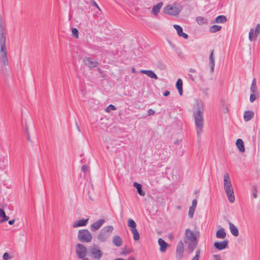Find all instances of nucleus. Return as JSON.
Returning <instances> with one entry per match:
<instances>
[{
    "label": "nucleus",
    "mask_w": 260,
    "mask_h": 260,
    "mask_svg": "<svg viewBox=\"0 0 260 260\" xmlns=\"http://www.w3.org/2000/svg\"><path fill=\"white\" fill-rule=\"evenodd\" d=\"M183 243L181 241L178 243L176 248V257L177 259H180L182 258V257H183Z\"/></svg>",
    "instance_id": "f8f14e48"
},
{
    "label": "nucleus",
    "mask_w": 260,
    "mask_h": 260,
    "mask_svg": "<svg viewBox=\"0 0 260 260\" xmlns=\"http://www.w3.org/2000/svg\"><path fill=\"white\" fill-rule=\"evenodd\" d=\"M127 224H128V227L130 229V230H133V229H135L136 228L137 225H136L135 221L131 218H129L128 219Z\"/></svg>",
    "instance_id": "473e14b6"
},
{
    "label": "nucleus",
    "mask_w": 260,
    "mask_h": 260,
    "mask_svg": "<svg viewBox=\"0 0 260 260\" xmlns=\"http://www.w3.org/2000/svg\"><path fill=\"white\" fill-rule=\"evenodd\" d=\"M208 90H209L208 88H206L205 89H204V91H203V92L206 97L208 96Z\"/></svg>",
    "instance_id": "3c124183"
},
{
    "label": "nucleus",
    "mask_w": 260,
    "mask_h": 260,
    "mask_svg": "<svg viewBox=\"0 0 260 260\" xmlns=\"http://www.w3.org/2000/svg\"><path fill=\"white\" fill-rule=\"evenodd\" d=\"M196 21L199 25L207 24L208 22V20L202 16H198L196 18Z\"/></svg>",
    "instance_id": "c756f323"
},
{
    "label": "nucleus",
    "mask_w": 260,
    "mask_h": 260,
    "mask_svg": "<svg viewBox=\"0 0 260 260\" xmlns=\"http://www.w3.org/2000/svg\"><path fill=\"white\" fill-rule=\"evenodd\" d=\"M141 72L149 77L151 78L158 79L157 76L151 70H142Z\"/></svg>",
    "instance_id": "b1692460"
},
{
    "label": "nucleus",
    "mask_w": 260,
    "mask_h": 260,
    "mask_svg": "<svg viewBox=\"0 0 260 260\" xmlns=\"http://www.w3.org/2000/svg\"><path fill=\"white\" fill-rule=\"evenodd\" d=\"M254 115L253 111L251 110L246 111L244 112L243 118L245 121H248L252 119Z\"/></svg>",
    "instance_id": "412c9836"
},
{
    "label": "nucleus",
    "mask_w": 260,
    "mask_h": 260,
    "mask_svg": "<svg viewBox=\"0 0 260 260\" xmlns=\"http://www.w3.org/2000/svg\"><path fill=\"white\" fill-rule=\"evenodd\" d=\"M189 71L190 73H196V70L195 69H191V68L189 69Z\"/></svg>",
    "instance_id": "13d9d810"
},
{
    "label": "nucleus",
    "mask_w": 260,
    "mask_h": 260,
    "mask_svg": "<svg viewBox=\"0 0 260 260\" xmlns=\"http://www.w3.org/2000/svg\"><path fill=\"white\" fill-rule=\"evenodd\" d=\"M158 243L160 246V251L161 252H165L166 251L167 248L169 247V244L165 242L162 238H159L158 240Z\"/></svg>",
    "instance_id": "2eb2a0df"
},
{
    "label": "nucleus",
    "mask_w": 260,
    "mask_h": 260,
    "mask_svg": "<svg viewBox=\"0 0 260 260\" xmlns=\"http://www.w3.org/2000/svg\"><path fill=\"white\" fill-rule=\"evenodd\" d=\"M134 186L136 188L137 192L141 196H144L145 194V192L142 189V186L141 184L135 182L133 184Z\"/></svg>",
    "instance_id": "393cba45"
},
{
    "label": "nucleus",
    "mask_w": 260,
    "mask_h": 260,
    "mask_svg": "<svg viewBox=\"0 0 260 260\" xmlns=\"http://www.w3.org/2000/svg\"><path fill=\"white\" fill-rule=\"evenodd\" d=\"M177 208H179V209H180V206H179Z\"/></svg>",
    "instance_id": "774afa93"
},
{
    "label": "nucleus",
    "mask_w": 260,
    "mask_h": 260,
    "mask_svg": "<svg viewBox=\"0 0 260 260\" xmlns=\"http://www.w3.org/2000/svg\"><path fill=\"white\" fill-rule=\"evenodd\" d=\"M224 189L229 201L234 203L235 200L234 190L228 174L224 175Z\"/></svg>",
    "instance_id": "20e7f679"
},
{
    "label": "nucleus",
    "mask_w": 260,
    "mask_h": 260,
    "mask_svg": "<svg viewBox=\"0 0 260 260\" xmlns=\"http://www.w3.org/2000/svg\"><path fill=\"white\" fill-rule=\"evenodd\" d=\"M116 110V107L114 105L110 104L106 108V111L107 112H110L112 110Z\"/></svg>",
    "instance_id": "ea45409f"
},
{
    "label": "nucleus",
    "mask_w": 260,
    "mask_h": 260,
    "mask_svg": "<svg viewBox=\"0 0 260 260\" xmlns=\"http://www.w3.org/2000/svg\"><path fill=\"white\" fill-rule=\"evenodd\" d=\"M170 93V92L168 90H166L165 91L164 93H163V95L164 96H168Z\"/></svg>",
    "instance_id": "603ef678"
},
{
    "label": "nucleus",
    "mask_w": 260,
    "mask_h": 260,
    "mask_svg": "<svg viewBox=\"0 0 260 260\" xmlns=\"http://www.w3.org/2000/svg\"><path fill=\"white\" fill-rule=\"evenodd\" d=\"M148 115L150 116L154 114V111L151 109H150L148 110Z\"/></svg>",
    "instance_id": "8fccbe9b"
},
{
    "label": "nucleus",
    "mask_w": 260,
    "mask_h": 260,
    "mask_svg": "<svg viewBox=\"0 0 260 260\" xmlns=\"http://www.w3.org/2000/svg\"><path fill=\"white\" fill-rule=\"evenodd\" d=\"M90 251L93 257L96 260H99L102 257L103 253L101 250L98 248L95 245L90 248Z\"/></svg>",
    "instance_id": "1a4fd4ad"
},
{
    "label": "nucleus",
    "mask_w": 260,
    "mask_h": 260,
    "mask_svg": "<svg viewBox=\"0 0 260 260\" xmlns=\"http://www.w3.org/2000/svg\"><path fill=\"white\" fill-rule=\"evenodd\" d=\"M83 61L84 64L90 69L96 67L99 64L98 61H94L91 58L89 57H84Z\"/></svg>",
    "instance_id": "9d476101"
},
{
    "label": "nucleus",
    "mask_w": 260,
    "mask_h": 260,
    "mask_svg": "<svg viewBox=\"0 0 260 260\" xmlns=\"http://www.w3.org/2000/svg\"><path fill=\"white\" fill-rule=\"evenodd\" d=\"M128 260H135V258L134 256H130L128 258Z\"/></svg>",
    "instance_id": "052dcab7"
},
{
    "label": "nucleus",
    "mask_w": 260,
    "mask_h": 260,
    "mask_svg": "<svg viewBox=\"0 0 260 260\" xmlns=\"http://www.w3.org/2000/svg\"><path fill=\"white\" fill-rule=\"evenodd\" d=\"M0 60H1V62L3 63V66H2V67H1V70H2V74L4 76H6L7 75V69L5 67V66H8L9 64V63L7 65H5L3 63V62L1 59H0Z\"/></svg>",
    "instance_id": "58836bf2"
},
{
    "label": "nucleus",
    "mask_w": 260,
    "mask_h": 260,
    "mask_svg": "<svg viewBox=\"0 0 260 260\" xmlns=\"http://www.w3.org/2000/svg\"><path fill=\"white\" fill-rule=\"evenodd\" d=\"M0 223H2L7 221L9 217L6 215L5 212L3 209L0 208Z\"/></svg>",
    "instance_id": "cd10ccee"
},
{
    "label": "nucleus",
    "mask_w": 260,
    "mask_h": 260,
    "mask_svg": "<svg viewBox=\"0 0 260 260\" xmlns=\"http://www.w3.org/2000/svg\"><path fill=\"white\" fill-rule=\"evenodd\" d=\"M78 239L81 242H90L92 236L87 229L80 230L78 232Z\"/></svg>",
    "instance_id": "0eeeda50"
},
{
    "label": "nucleus",
    "mask_w": 260,
    "mask_h": 260,
    "mask_svg": "<svg viewBox=\"0 0 260 260\" xmlns=\"http://www.w3.org/2000/svg\"><path fill=\"white\" fill-rule=\"evenodd\" d=\"M260 32V24H257L256 25L255 29L254 30L253 28H251L250 32L249 33V39L250 41H252L253 40V37H257L258 35Z\"/></svg>",
    "instance_id": "ddd939ff"
},
{
    "label": "nucleus",
    "mask_w": 260,
    "mask_h": 260,
    "mask_svg": "<svg viewBox=\"0 0 260 260\" xmlns=\"http://www.w3.org/2000/svg\"><path fill=\"white\" fill-rule=\"evenodd\" d=\"M200 254H201V250H200V249H198L196 250L195 256L192 258L191 260H199Z\"/></svg>",
    "instance_id": "e433bc0d"
},
{
    "label": "nucleus",
    "mask_w": 260,
    "mask_h": 260,
    "mask_svg": "<svg viewBox=\"0 0 260 260\" xmlns=\"http://www.w3.org/2000/svg\"><path fill=\"white\" fill-rule=\"evenodd\" d=\"M182 7L180 5H168L164 9V12L165 14L170 15L176 16L179 14L182 11Z\"/></svg>",
    "instance_id": "423d86ee"
},
{
    "label": "nucleus",
    "mask_w": 260,
    "mask_h": 260,
    "mask_svg": "<svg viewBox=\"0 0 260 260\" xmlns=\"http://www.w3.org/2000/svg\"><path fill=\"white\" fill-rule=\"evenodd\" d=\"M131 231L133 235L134 240L135 241L139 240L140 239V234H139L137 229L136 228L135 229L131 230Z\"/></svg>",
    "instance_id": "2f4dec72"
},
{
    "label": "nucleus",
    "mask_w": 260,
    "mask_h": 260,
    "mask_svg": "<svg viewBox=\"0 0 260 260\" xmlns=\"http://www.w3.org/2000/svg\"><path fill=\"white\" fill-rule=\"evenodd\" d=\"M194 211H195V209L191 208L190 207H189V212H188V216L190 218H192L193 217Z\"/></svg>",
    "instance_id": "a19ab883"
},
{
    "label": "nucleus",
    "mask_w": 260,
    "mask_h": 260,
    "mask_svg": "<svg viewBox=\"0 0 260 260\" xmlns=\"http://www.w3.org/2000/svg\"><path fill=\"white\" fill-rule=\"evenodd\" d=\"M257 87L256 84V79L253 78L250 87V91L251 93H255L256 91Z\"/></svg>",
    "instance_id": "72a5a7b5"
},
{
    "label": "nucleus",
    "mask_w": 260,
    "mask_h": 260,
    "mask_svg": "<svg viewBox=\"0 0 260 260\" xmlns=\"http://www.w3.org/2000/svg\"><path fill=\"white\" fill-rule=\"evenodd\" d=\"M174 28L176 30L177 32V34L179 37H182L183 38L187 39L188 38V36L187 34L183 32V28L181 26L179 25L174 24Z\"/></svg>",
    "instance_id": "dca6fc26"
},
{
    "label": "nucleus",
    "mask_w": 260,
    "mask_h": 260,
    "mask_svg": "<svg viewBox=\"0 0 260 260\" xmlns=\"http://www.w3.org/2000/svg\"><path fill=\"white\" fill-rule=\"evenodd\" d=\"M163 3L160 2L158 3L157 5L153 6L151 11V14L155 16L157 15Z\"/></svg>",
    "instance_id": "aec40b11"
},
{
    "label": "nucleus",
    "mask_w": 260,
    "mask_h": 260,
    "mask_svg": "<svg viewBox=\"0 0 260 260\" xmlns=\"http://www.w3.org/2000/svg\"><path fill=\"white\" fill-rule=\"evenodd\" d=\"M221 29V26L216 25H213L209 28V32L211 33H215L220 31Z\"/></svg>",
    "instance_id": "7c9ffc66"
},
{
    "label": "nucleus",
    "mask_w": 260,
    "mask_h": 260,
    "mask_svg": "<svg viewBox=\"0 0 260 260\" xmlns=\"http://www.w3.org/2000/svg\"><path fill=\"white\" fill-rule=\"evenodd\" d=\"M3 23L2 16L0 15V59L5 65H7L8 64V58L6 46V36L5 26Z\"/></svg>",
    "instance_id": "f257e3e1"
},
{
    "label": "nucleus",
    "mask_w": 260,
    "mask_h": 260,
    "mask_svg": "<svg viewBox=\"0 0 260 260\" xmlns=\"http://www.w3.org/2000/svg\"><path fill=\"white\" fill-rule=\"evenodd\" d=\"M197 109L193 113L195 125L198 135H200L203 132V127L204 125V107L202 102L199 101L196 103Z\"/></svg>",
    "instance_id": "f03ea898"
},
{
    "label": "nucleus",
    "mask_w": 260,
    "mask_h": 260,
    "mask_svg": "<svg viewBox=\"0 0 260 260\" xmlns=\"http://www.w3.org/2000/svg\"><path fill=\"white\" fill-rule=\"evenodd\" d=\"M25 133H26V134H29L27 126H26V128H25Z\"/></svg>",
    "instance_id": "e2e57ef3"
},
{
    "label": "nucleus",
    "mask_w": 260,
    "mask_h": 260,
    "mask_svg": "<svg viewBox=\"0 0 260 260\" xmlns=\"http://www.w3.org/2000/svg\"><path fill=\"white\" fill-rule=\"evenodd\" d=\"M113 244L117 247L120 246L122 244V240L119 236H115L113 238Z\"/></svg>",
    "instance_id": "c85d7f7f"
},
{
    "label": "nucleus",
    "mask_w": 260,
    "mask_h": 260,
    "mask_svg": "<svg viewBox=\"0 0 260 260\" xmlns=\"http://www.w3.org/2000/svg\"><path fill=\"white\" fill-rule=\"evenodd\" d=\"M105 222V220L103 219H100L97 221L94 222L91 225L90 229L91 231L94 232L99 230L103 224Z\"/></svg>",
    "instance_id": "4468645a"
},
{
    "label": "nucleus",
    "mask_w": 260,
    "mask_h": 260,
    "mask_svg": "<svg viewBox=\"0 0 260 260\" xmlns=\"http://www.w3.org/2000/svg\"><path fill=\"white\" fill-rule=\"evenodd\" d=\"M228 223L232 234L235 237H237L239 234L238 228L230 221L229 220Z\"/></svg>",
    "instance_id": "6ab92c4d"
},
{
    "label": "nucleus",
    "mask_w": 260,
    "mask_h": 260,
    "mask_svg": "<svg viewBox=\"0 0 260 260\" xmlns=\"http://www.w3.org/2000/svg\"><path fill=\"white\" fill-rule=\"evenodd\" d=\"M185 235L186 239L189 240L187 245L188 252L191 253L197 247L199 235L197 236L196 234L189 229H186Z\"/></svg>",
    "instance_id": "7ed1b4c3"
},
{
    "label": "nucleus",
    "mask_w": 260,
    "mask_h": 260,
    "mask_svg": "<svg viewBox=\"0 0 260 260\" xmlns=\"http://www.w3.org/2000/svg\"><path fill=\"white\" fill-rule=\"evenodd\" d=\"M3 258L4 260H8L10 258V256L8 253L5 252L3 256Z\"/></svg>",
    "instance_id": "49530a36"
},
{
    "label": "nucleus",
    "mask_w": 260,
    "mask_h": 260,
    "mask_svg": "<svg viewBox=\"0 0 260 260\" xmlns=\"http://www.w3.org/2000/svg\"><path fill=\"white\" fill-rule=\"evenodd\" d=\"M197 205V200L194 199L192 202V205L190 207L196 209Z\"/></svg>",
    "instance_id": "c03bdc74"
},
{
    "label": "nucleus",
    "mask_w": 260,
    "mask_h": 260,
    "mask_svg": "<svg viewBox=\"0 0 260 260\" xmlns=\"http://www.w3.org/2000/svg\"><path fill=\"white\" fill-rule=\"evenodd\" d=\"M156 66L157 68L161 70H164L166 69V66L165 64L161 61H158L156 63Z\"/></svg>",
    "instance_id": "4c0bfd02"
},
{
    "label": "nucleus",
    "mask_w": 260,
    "mask_h": 260,
    "mask_svg": "<svg viewBox=\"0 0 260 260\" xmlns=\"http://www.w3.org/2000/svg\"><path fill=\"white\" fill-rule=\"evenodd\" d=\"M236 145L240 152H244L245 151L244 144L241 139H238L237 140Z\"/></svg>",
    "instance_id": "4be33fe9"
},
{
    "label": "nucleus",
    "mask_w": 260,
    "mask_h": 260,
    "mask_svg": "<svg viewBox=\"0 0 260 260\" xmlns=\"http://www.w3.org/2000/svg\"><path fill=\"white\" fill-rule=\"evenodd\" d=\"M72 34L74 38L76 39L79 38V31L76 28H73L72 29Z\"/></svg>",
    "instance_id": "c9c22d12"
},
{
    "label": "nucleus",
    "mask_w": 260,
    "mask_h": 260,
    "mask_svg": "<svg viewBox=\"0 0 260 260\" xmlns=\"http://www.w3.org/2000/svg\"><path fill=\"white\" fill-rule=\"evenodd\" d=\"M176 87L178 89L180 95L183 94V81L180 79H178L176 83Z\"/></svg>",
    "instance_id": "5701e85b"
},
{
    "label": "nucleus",
    "mask_w": 260,
    "mask_h": 260,
    "mask_svg": "<svg viewBox=\"0 0 260 260\" xmlns=\"http://www.w3.org/2000/svg\"><path fill=\"white\" fill-rule=\"evenodd\" d=\"M114 260H124V259L122 258H115Z\"/></svg>",
    "instance_id": "69168bd1"
},
{
    "label": "nucleus",
    "mask_w": 260,
    "mask_h": 260,
    "mask_svg": "<svg viewBox=\"0 0 260 260\" xmlns=\"http://www.w3.org/2000/svg\"><path fill=\"white\" fill-rule=\"evenodd\" d=\"M91 4L93 6H94V7H95L96 8H98L100 11H101V9L100 8V7H99L98 5L96 4V3L94 1L92 0Z\"/></svg>",
    "instance_id": "de8ad7c7"
},
{
    "label": "nucleus",
    "mask_w": 260,
    "mask_h": 260,
    "mask_svg": "<svg viewBox=\"0 0 260 260\" xmlns=\"http://www.w3.org/2000/svg\"><path fill=\"white\" fill-rule=\"evenodd\" d=\"M82 260H89L88 258H85V257L84 258H82Z\"/></svg>",
    "instance_id": "338daca9"
},
{
    "label": "nucleus",
    "mask_w": 260,
    "mask_h": 260,
    "mask_svg": "<svg viewBox=\"0 0 260 260\" xmlns=\"http://www.w3.org/2000/svg\"><path fill=\"white\" fill-rule=\"evenodd\" d=\"M131 71L133 73H136V69L134 67L132 68Z\"/></svg>",
    "instance_id": "bf43d9fd"
},
{
    "label": "nucleus",
    "mask_w": 260,
    "mask_h": 260,
    "mask_svg": "<svg viewBox=\"0 0 260 260\" xmlns=\"http://www.w3.org/2000/svg\"><path fill=\"white\" fill-rule=\"evenodd\" d=\"M252 190H253V196L254 198H256L257 197V186L256 185H253L252 187Z\"/></svg>",
    "instance_id": "79ce46f5"
},
{
    "label": "nucleus",
    "mask_w": 260,
    "mask_h": 260,
    "mask_svg": "<svg viewBox=\"0 0 260 260\" xmlns=\"http://www.w3.org/2000/svg\"><path fill=\"white\" fill-rule=\"evenodd\" d=\"M216 236L219 239H224L226 237V233L223 228H221L216 233Z\"/></svg>",
    "instance_id": "bb28decb"
},
{
    "label": "nucleus",
    "mask_w": 260,
    "mask_h": 260,
    "mask_svg": "<svg viewBox=\"0 0 260 260\" xmlns=\"http://www.w3.org/2000/svg\"><path fill=\"white\" fill-rule=\"evenodd\" d=\"M113 227L112 225L107 226L103 228L98 236L99 240L102 242H105L109 238L110 234L113 231Z\"/></svg>",
    "instance_id": "39448f33"
},
{
    "label": "nucleus",
    "mask_w": 260,
    "mask_h": 260,
    "mask_svg": "<svg viewBox=\"0 0 260 260\" xmlns=\"http://www.w3.org/2000/svg\"><path fill=\"white\" fill-rule=\"evenodd\" d=\"M133 252V249L132 248H128L126 249V246L124 248L123 251L121 252V254L122 255H126L128 253H132Z\"/></svg>",
    "instance_id": "f704fd0d"
},
{
    "label": "nucleus",
    "mask_w": 260,
    "mask_h": 260,
    "mask_svg": "<svg viewBox=\"0 0 260 260\" xmlns=\"http://www.w3.org/2000/svg\"><path fill=\"white\" fill-rule=\"evenodd\" d=\"M76 252L79 258H84L87 255V249L84 245L78 243L76 245Z\"/></svg>",
    "instance_id": "6e6552de"
},
{
    "label": "nucleus",
    "mask_w": 260,
    "mask_h": 260,
    "mask_svg": "<svg viewBox=\"0 0 260 260\" xmlns=\"http://www.w3.org/2000/svg\"><path fill=\"white\" fill-rule=\"evenodd\" d=\"M189 78H190L192 81H194V78H193V76H192L191 75L189 74Z\"/></svg>",
    "instance_id": "680f3d73"
},
{
    "label": "nucleus",
    "mask_w": 260,
    "mask_h": 260,
    "mask_svg": "<svg viewBox=\"0 0 260 260\" xmlns=\"http://www.w3.org/2000/svg\"><path fill=\"white\" fill-rule=\"evenodd\" d=\"M214 257L215 258V260H221L220 256L218 254H215L214 255Z\"/></svg>",
    "instance_id": "864d4df0"
},
{
    "label": "nucleus",
    "mask_w": 260,
    "mask_h": 260,
    "mask_svg": "<svg viewBox=\"0 0 260 260\" xmlns=\"http://www.w3.org/2000/svg\"><path fill=\"white\" fill-rule=\"evenodd\" d=\"M227 21V18L224 15H219L217 16L213 21V23H223Z\"/></svg>",
    "instance_id": "a878e982"
},
{
    "label": "nucleus",
    "mask_w": 260,
    "mask_h": 260,
    "mask_svg": "<svg viewBox=\"0 0 260 260\" xmlns=\"http://www.w3.org/2000/svg\"><path fill=\"white\" fill-rule=\"evenodd\" d=\"M229 241L225 240L223 241H216L214 243V247L218 250H222L228 246Z\"/></svg>",
    "instance_id": "9b49d317"
},
{
    "label": "nucleus",
    "mask_w": 260,
    "mask_h": 260,
    "mask_svg": "<svg viewBox=\"0 0 260 260\" xmlns=\"http://www.w3.org/2000/svg\"><path fill=\"white\" fill-rule=\"evenodd\" d=\"M88 221V219H79L78 220L76 221L74 224L73 227L74 228H77V227H80V226H86Z\"/></svg>",
    "instance_id": "f3484780"
},
{
    "label": "nucleus",
    "mask_w": 260,
    "mask_h": 260,
    "mask_svg": "<svg viewBox=\"0 0 260 260\" xmlns=\"http://www.w3.org/2000/svg\"><path fill=\"white\" fill-rule=\"evenodd\" d=\"M88 167L86 165H83L81 167V170L83 173H86L87 171Z\"/></svg>",
    "instance_id": "a18cd8bd"
},
{
    "label": "nucleus",
    "mask_w": 260,
    "mask_h": 260,
    "mask_svg": "<svg viewBox=\"0 0 260 260\" xmlns=\"http://www.w3.org/2000/svg\"><path fill=\"white\" fill-rule=\"evenodd\" d=\"M26 137H27V140L31 142V139H30V136H29V134H26Z\"/></svg>",
    "instance_id": "6e6d98bb"
},
{
    "label": "nucleus",
    "mask_w": 260,
    "mask_h": 260,
    "mask_svg": "<svg viewBox=\"0 0 260 260\" xmlns=\"http://www.w3.org/2000/svg\"><path fill=\"white\" fill-rule=\"evenodd\" d=\"M76 127H77V129L78 130V131L80 132H81L80 127L77 122H76Z\"/></svg>",
    "instance_id": "4d7b16f0"
},
{
    "label": "nucleus",
    "mask_w": 260,
    "mask_h": 260,
    "mask_svg": "<svg viewBox=\"0 0 260 260\" xmlns=\"http://www.w3.org/2000/svg\"><path fill=\"white\" fill-rule=\"evenodd\" d=\"M168 237L171 240H173L174 239V235L172 233H170L168 234Z\"/></svg>",
    "instance_id": "09e8293b"
},
{
    "label": "nucleus",
    "mask_w": 260,
    "mask_h": 260,
    "mask_svg": "<svg viewBox=\"0 0 260 260\" xmlns=\"http://www.w3.org/2000/svg\"><path fill=\"white\" fill-rule=\"evenodd\" d=\"M15 220L14 219H13L12 220H10L8 221V223L10 225H13L15 223Z\"/></svg>",
    "instance_id": "5fc2aeb1"
},
{
    "label": "nucleus",
    "mask_w": 260,
    "mask_h": 260,
    "mask_svg": "<svg viewBox=\"0 0 260 260\" xmlns=\"http://www.w3.org/2000/svg\"><path fill=\"white\" fill-rule=\"evenodd\" d=\"M98 71H99V72L100 73H101V74H103V71H102V70L100 68H98Z\"/></svg>",
    "instance_id": "0e129e2a"
},
{
    "label": "nucleus",
    "mask_w": 260,
    "mask_h": 260,
    "mask_svg": "<svg viewBox=\"0 0 260 260\" xmlns=\"http://www.w3.org/2000/svg\"><path fill=\"white\" fill-rule=\"evenodd\" d=\"M214 50H212L209 55V65L210 66L211 72H214V69L215 66V58L214 56Z\"/></svg>",
    "instance_id": "a211bd4d"
},
{
    "label": "nucleus",
    "mask_w": 260,
    "mask_h": 260,
    "mask_svg": "<svg viewBox=\"0 0 260 260\" xmlns=\"http://www.w3.org/2000/svg\"><path fill=\"white\" fill-rule=\"evenodd\" d=\"M254 93H251L250 95V101L251 103H253L256 99V96Z\"/></svg>",
    "instance_id": "37998d69"
}]
</instances>
